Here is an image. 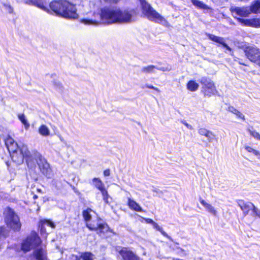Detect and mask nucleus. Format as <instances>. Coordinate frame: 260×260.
<instances>
[{
    "instance_id": "2",
    "label": "nucleus",
    "mask_w": 260,
    "mask_h": 260,
    "mask_svg": "<svg viewBox=\"0 0 260 260\" xmlns=\"http://www.w3.org/2000/svg\"><path fill=\"white\" fill-rule=\"evenodd\" d=\"M92 213H94L91 209L88 208L83 211V216L87 222L86 226L91 231H97L98 234L105 233L107 232L109 228L106 223L102 222L101 219L96 218L91 222H88L91 220Z\"/></svg>"
},
{
    "instance_id": "1",
    "label": "nucleus",
    "mask_w": 260,
    "mask_h": 260,
    "mask_svg": "<svg viewBox=\"0 0 260 260\" xmlns=\"http://www.w3.org/2000/svg\"><path fill=\"white\" fill-rule=\"evenodd\" d=\"M137 12L134 9L121 10L105 7L98 13H93L91 18L82 19L80 22L85 25H97L101 23H127L134 21Z\"/></svg>"
},
{
    "instance_id": "13",
    "label": "nucleus",
    "mask_w": 260,
    "mask_h": 260,
    "mask_svg": "<svg viewBox=\"0 0 260 260\" xmlns=\"http://www.w3.org/2000/svg\"><path fill=\"white\" fill-rule=\"evenodd\" d=\"M238 21L247 26L260 27V19L258 18L243 19L238 18Z\"/></svg>"
},
{
    "instance_id": "47",
    "label": "nucleus",
    "mask_w": 260,
    "mask_h": 260,
    "mask_svg": "<svg viewBox=\"0 0 260 260\" xmlns=\"http://www.w3.org/2000/svg\"><path fill=\"white\" fill-rule=\"evenodd\" d=\"M183 123L188 128H190V129H191L192 128V126L189 124L188 123H187L186 121H184L183 122Z\"/></svg>"
},
{
    "instance_id": "42",
    "label": "nucleus",
    "mask_w": 260,
    "mask_h": 260,
    "mask_svg": "<svg viewBox=\"0 0 260 260\" xmlns=\"http://www.w3.org/2000/svg\"><path fill=\"white\" fill-rule=\"evenodd\" d=\"M54 86L56 87V88H58L59 89H62V85L61 84H60V83L59 82H55L54 83Z\"/></svg>"
},
{
    "instance_id": "27",
    "label": "nucleus",
    "mask_w": 260,
    "mask_h": 260,
    "mask_svg": "<svg viewBox=\"0 0 260 260\" xmlns=\"http://www.w3.org/2000/svg\"><path fill=\"white\" fill-rule=\"evenodd\" d=\"M79 258V259L81 258L83 260H94V256L90 252H85L82 253Z\"/></svg>"
},
{
    "instance_id": "38",
    "label": "nucleus",
    "mask_w": 260,
    "mask_h": 260,
    "mask_svg": "<svg viewBox=\"0 0 260 260\" xmlns=\"http://www.w3.org/2000/svg\"><path fill=\"white\" fill-rule=\"evenodd\" d=\"M245 149L248 152L252 153L254 155L256 153V152L257 151L256 150L254 149L252 147L248 146H244Z\"/></svg>"
},
{
    "instance_id": "29",
    "label": "nucleus",
    "mask_w": 260,
    "mask_h": 260,
    "mask_svg": "<svg viewBox=\"0 0 260 260\" xmlns=\"http://www.w3.org/2000/svg\"><path fill=\"white\" fill-rule=\"evenodd\" d=\"M249 214H250V216L254 218L257 217L260 218V210L254 205L253 206V208H251V209H250V211Z\"/></svg>"
},
{
    "instance_id": "5",
    "label": "nucleus",
    "mask_w": 260,
    "mask_h": 260,
    "mask_svg": "<svg viewBox=\"0 0 260 260\" xmlns=\"http://www.w3.org/2000/svg\"><path fill=\"white\" fill-rule=\"evenodd\" d=\"M5 214V222L7 226L14 231H19L21 224L18 215L15 214L12 209L9 208L6 209Z\"/></svg>"
},
{
    "instance_id": "19",
    "label": "nucleus",
    "mask_w": 260,
    "mask_h": 260,
    "mask_svg": "<svg viewBox=\"0 0 260 260\" xmlns=\"http://www.w3.org/2000/svg\"><path fill=\"white\" fill-rule=\"evenodd\" d=\"M36 260H45V251L42 247L37 248L34 251Z\"/></svg>"
},
{
    "instance_id": "37",
    "label": "nucleus",
    "mask_w": 260,
    "mask_h": 260,
    "mask_svg": "<svg viewBox=\"0 0 260 260\" xmlns=\"http://www.w3.org/2000/svg\"><path fill=\"white\" fill-rule=\"evenodd\" d=\"M209 131V130H208L205 128L201 127L198 129V133L200 135L204 136L205 135L207 134V133H208Z\"/></svg>"
},
{
    "instance_id": "23",
    "label": "nucleus",
    "mask_w": 260,
    "mask_h": 260,
    "mask_svg": "<svg viewBox=\"0 0 260 260\" xmlns=\"http://www.w3.org/2000/svg\"><path fill=\"white\" fill-rule=\"evenodd\" d=\"M38 131L39 133L44 137H48L50 134V129L46 125L44 124H42L39 127Z\"/></svg>"
},
{
    "instance_id": "33",
    "label": "nucleus",
    "mask_w": 260,
    "mask_h": 260,
    "mask_svg": "<svg viewBox=\"0 0 260 260\" xmlns=\"http://www.w3.org/2000/svg\"><path fill=\"white\" fill-rule=\"evenodd\" d=\"M204 136L207 138L208 142L209 143H212L213 142V140H217L215 134L210 131H209L207 134H206Z\"/></svg>"
},
{
    "instance_id": "43",
    "label": "nucleus",
    "mask_w": 260,
    "mask_h": 260,
    "mask_svg": "<svg viewBox=\"0 0 260 260\" xmlns=\"http://www.w3.org/2000/svg\"><path fill=\"white\" fill-rule=\"evenodd\" d=\"M145 86L148 88L153 89L158 92H159V90L158 89V88L155 87L152 85H146Z\"/></svg>"
},
{
    "instance_id": "49",
    "label": "nucleus",
    "mask_w": 260,
    "mask_h": 260,
    "mask_svg": "<svg viewBox=\"0 0 260 260\" xmlns=\"http://www.w3.org/2000/svg\"><path fill=\"white\" fill-rule=\"evenodd\" d=\"M255 156H256L257 157V158L260 159V152L258 151V150H257V151L256 152V153L255 154Z\"/></svg>"
},
{
    "instance_id": "25",
    "label": "nucleus",
    "mask_w": 260,
    "mask_h": 260,
    "mask_svg": "<svg viewBox=\"0 0 260 260\" xmlns=\"http://www.w3.org/2000/svg\"><path fill=\"white\" fill-rule=\"evenodd\" d=\"M156 69H157V67L153 65H149L142 67L141 71L145 74H150L154 73Z\"/></svg>"
},
{
    "instance_id": "51",
    "label": "nucleus",
    "mask_w": 260,
    "mask_h": 260,
    "mask_svg": "<svg viewBox=\"0 0 260 260\" xmlns=\"http://www.w3.org/2000/svg\"><path fill=\"white\" fill-rule=\"evenodd\" d=\"M4 232V228L3 227H0V235H2Z\"/></svg>"
},
{
    "instance_id": "45",
    "label": "nucleus",
    "mask_w": 260,
    "mask_h": 260,
    "mask_svg": "<svg viewBox=\"0 0 260 260\" xmlns=\"http://www.w3.org/2000/svg\"><path fill=\"white\" fill-rule=\"evenodd\" d=\"M146 221L147 223H150V224H152V225L154 223V221L151 219H150V218H147L146 219Z\"/></svg>"
},
{
    "instance_id": "9",
    "label": "nucleus",
    "mask_w": 260,
    "mask_h": 260,
    "mask_svg": "<svg viewBox=\"0 0 260 260\" xmlns=\"http://www.w3.org/2000/svg\"><path fill=\"white\" fill-rule=\"evenodd\" d=\"M246 57L251 62L260 67V49L254 46H246L244 48Z\"/></svg>"
},
{
    "instance_id": "3",
    "label": "nucleus",
    "mask_w": 260,
    "mask_h": 260,
    "mask_svg": "<svg viewBox=\"0 0 260 260\" xmlns=\"http://www.w3.org/2000/svg\"><path fill=\"white\" fill-rule=\"evenodd\" d=\"M37 152L34 151L30 152L27 148L26 145L24 144H20L19 146L17 152L14 153L12 156V158L13 161L18 164H21L23 162V159L25 158L28 167L32 168L35 165L34 159V157L33 153Z\"/></svg>"
},
{
    "instance_id": "32",
    "label": "nucleus",
    "mask_w": 260,
    "mask_h": 260,
    "mask_svg": "<svg viewBox=\"0 0 260 260\" xmlns=\"http://www.w3.org/2000/svg\"><path fill=\"white\" fill-rule=\"evenodd\" d=\"M18 118L21 121V122L24 125L25 128L26 129L28 128L29 127V124L27 122V120L25 118V116L23 114H18Z\"/></svg>"
},
{
    "instance_id": "26",
    "label": "nucleus",
    "mask_w": 260,
    "mask_h": 260,
    "mask_svg": "<svg viewBox=\"0 0 260 260\" xmlns=\"http://www.w3.org/2000/svg\"><path fill=\"white\" fill-rule=\"evenodd\" d=\"M199 87V84L193 80L189 81L187 84V88L191 91H196Z\"/></svg>"
},
{
    "instance_id": "53",
    "label": "nucleus",
    "mask_w": 260,
    "mask_h": 260,
    "mask_svg": "<svg viewBox=\"0 0 260 260\" xmlns=\"http://www.w3.org/2000/svg\"><path fill=\"white\" fill-rule=\"evenodd\" d=\"M153 191H156V189H153Z\"/></svg>"
},
{
    "instance_id": "12",
    "label": "nucleus",
    "mask_w": 260,
    "mask_h": 260,
    "mask_svg": "<svg viewBox=\"0 0 260 260\" xmlns=\"http://www.w3.org/2000/svg\"><path fill=\"white\" fill-rule=\"evenodd\" d=\"M116 250L123 260H141L139 257L127 248L118 247Z\"/></svg>"
},
{
    "instance_id": "17",
    "label": "nucleus",
    "mask_w": 260,
    "mask_h": 260,
    "mask_svg": "<svg viewBox=\"0 0 260 260\" xmlns=\"http://www.w3.org/2000/svg\"><path fill=\"white\" fill-rule=\"evenodd\" d=\"M208 36L211 40L220 43L223 46L225 47L228 50L230 51L231 50V48L225 43V40L223 38L217 37L212 34H208Z\"/></svg>"
},
{
    "instance_id": "15",
    "label": "nucleus",
    "mask_w": 260,
    "mask_h": 260,
    "mask_svg": "<svg viewBox=\"0 0 260 260\" xmlns=\"http://www.w3.org/2000/svg\"><path fill=\"white\" fill-rule=\"evenodd\" d=\"M238 204L243 211L244 216H246L249 214L250 209H251V208H253L254 205L251 202H245L243 200L238 201Z\"/></svg>"
},
{
    "instance_id": "20",
    "label": "nucleus",
    "mask_w": 260,
    "mask_h": 260,
    "mask_svg": "<svg viewBox=\"0 0 260 260\" xmlns=\"http://www.w3.org/2000/svg\"><path fill=\"white\" fill-rule=\"evenodd\" d=\"M127 204L129 208L137 212H142L143 209L141 206L134 200L131 199H128Z\"/></svg>"
},
{
    "instance_id": "36",
    "label": "nucleus",
    "mask_w": 260,
    "mask_h": 260,
    "mask_svg": "<svg viewBox=\"0 0 260 260\" xmlns=\"http://www.w3.org/2000/svg\"><path fill=\"white\" fill-rule=\"evenodd\" d=\"M5 142L7 148L15 142L14 140L9 136L5 140Z\"/></svg>"
},
{
    "instance_id": "46",
    "label": "nucleus",
    "mask_w": 260,
    "mask_h": 260,
    "mask_svg": "<svg viewBox=\"0 0 260 260\" xmlns=\"http://www.w3.org/2000/svg\"><path fill=\"white\" fill-rule=\"evenodd\" d=\"M157 69L159 70H160V71H170V69H169L168 68H165L164 67H161V68H157Z\"/></svg>"
},
{
    "instance_id": "16",
    "label": "nucleus",
    "mask_w": 260,
    "mask_h": 260,
    "mask_svg": "<svg viewBox=\"0 0 260 260\" xmlns=\"http://www.w3.org/2000/svg\"><path fill=\"white\" fill-rule=\"evenodd\" d=\"M69 4L72 7L70 8H67V9H63V11L64 13H67L69 15V16H62L64 18L67 19H76L78 17V15L77 13V9L76 8L75 5L70 3L69 2Z\"/></svg>"
},
{
    "instance_id": "44",
    "label": "nucleus",
    "mask_w": 260,
    "mask_h": 260,
    "mask_svg": "<svg viewBox=\"0 0 260 260\" xmlns=\"http://www.w3.org/2000/svg\"><path fill=\"white\" fill-rule=\"evenodd\" d=\"M104 175L105 176H109L110 175V171L109 169H107L104 171Z\"/></svg>"
},
{
    "instance_id": "35",
    "label": "nucleus",
    "mask_w": 260,
    "mask_h": 260,
    "mask_svg": "<svg viewBox=\"0 0 260 260\" xmlns=\"http://www.w3.org/2000/svg\"><path fill=\"white\" fill-rule=\"evenodd\" d=\"M101 193L102 194L104 201H105V203L108 204V198L109 196L108 191L106 189H104V190L101 191Z\"/></svg>"
},
{
    "instance_id": "4",
    "label": "nucleus",
    "mask_w": 260,
    "mask_h": 260,
    "mask_svg": "<svg viewBox=\"0 0 260 260\" xmlns=\"http://www.w3.org/2000/svg\"><path fill=\"white\" fill-rule=\"evenodd\" d=\"M139 1L142 7L143 13L149 20L160 23L164 26L169 25V23L166 19L154 10L145 0Z\"/></svg>"
},
{
    "instance_id": "11",
    "label": "nucleus",
    "mask_w": 260,
    "mask_h": 260,
    "mask_svg": "<svg viewBox=\"0 0 260 260\" xmlns=\"http://www.w3.org/2000/svg\"><path fill=\"white\" fill-rule=\"evenodd\" d=\"M230 11L232 15L238 19V18L247 17L251 14L249 7H236L232 6L230 8Z\"/></svg>"
},
{
    "instance_id": "7",
    "label": "nucleus",
    "mask_w": 260,
    "mask_h": 260,
    "mask_svg": "<svg viewBox=\"0 0 260 260\" xmlns=\"http://www.w3.org/2000/svg\"><path fill=\"white\" fill-rule=\"evenodd\" d=\"M50 8L56 15L61 16H69L67 13H64L63 9H67L72 6L69 4V2L67 1H54L52 2L49 5Z\"/></svg>"
},
{
    "instance_id": "30",
    "label": "nucleus",
    "mask_w": 260,
    "mask_h": 260,
    "mask_svg": "<svg viewBox=\"0 0 260 260\" xmlns=\"http://www.w3.org/2000/svg\"><path fill=\"white\" fill-rule=\"evenodd\" d=\"M153 225V228L155 229L156 230L159 231L164 236L167 237L170 240L173 241L172 238L170 236H169L167 233L163 231L162 228L160 227L159 225H158V224L157 223L154 222Z\"/></svg>"
},
{
    "instance_id": "52",
    "label": "nucleus",
    "mask_w": 260,
    "mask_h": 260,
    "mask_svg": "<svg viewBox=\"0 0 260 260\" xmlns=\"http://www.w3.org/2000/svg\"><path fill=\"white\" fill-rule=\"evenodd\" d=\"M239 63L240 64L246 66V64L245 63H244L243 62H242V61H239Z\"/></svg>"
},
{
    "instance_id": "24",
    "label": "nucleus",
    "mask_w": 260,
    "mask_h": 260,
    "mask_svg": "<svg viewBox=\"0 0 260 260\" xmlns=\"http://www.w3.org/2000/svg\"><path fill=\"white\" fill-rule=\"evenodd\" d=\"M94 185L101 192L105 189V185L101 179L98 178H94L92 180Z\"/></svg>"
},
{
    "instance_id": "40",
    "label": "nucleus",
    "mask_w": 260,
    "mask_h": 260,
    "mask_svg": "<svg viewBox=\"0 0 260 260\" xmlns=\"http://www.w3.org/2000/svg\"><path fill=\"white\" fill-rule=\"evenodd\" d=\"M234 114L236 115L237 118H239L242 119L243 120H245V118L244 115L239 110H238L236 112V113Z\"/></svg>"
},
{
    "instance_id": "28",
    "label": "nucleus",
    "mask_w": 260,
    "mask_h": 260,
    "mask_svg": "<svg viewBox=\"0 0 260 260\" xmlns=\"http://www.w3.org/2000/svg\"><path fill=\"white\" fill-rule=\"evenodd\" d=\"M191 1L193 5L198 8L204 10L208 9L209 8L206 5L204 4L201 1H200L199 0H191Z\"/></svg>"
},
{
    "instance_id": "18",
    "label": "nucleus",
    "mask_w": 260,
    "mask_h": 260,
    "mask_svg": "<svg viewBox=\"0 0 260 260\" xmlns=\"http://www.w3.org/2000/svg\"><path fill=\"white\" fill-rule=\"evenodd\" d=\"M34 5L37 6L42 10L50 13V10L47 8L46 3L42 0H31Z\"/></svg>"
},
{
    "instance_id": "10",
    "label": "nucleus",
    "mask_w": 260,
    "mask_h": 260,
    "mask_svg": "<svg viewBox=\"0 0 260 260\" xmlns=\"http://www.w3.org/2000/svg\"><path fill=\"white\" fill-rule=\"evenodd\" d=\"M200 82L202 85V91L205 95L211 96L215 95L217 93L214 83L206 77H202L200 79Z\"/></svg>"
},
{
    "instance_id": "50",
    "label": "nucleus",
    "mask_w": 260,
    "mask_h": 260,
    "mask_svg": "<svg viewBox=\"0 0 260 260\" xmlns=\"http://www.w3.org/2000/svg\"><path fill=\"white\" fill-rule=\"evenodd\" d=\"M72 260H79V258L77 256L73 255Z\"/></svg>"
},
{
    "instance_id": "34",
    "label": "nucleus",
    "mask_w": 260,
    "mask_h": 260,
    "mask_svg": "<svg viewBox=\"0 0 260 260\" xmlns=\"http://www.w3.org/2000/svg\"><path fill=\"white\" fill-rule=\"evenodd\" d=\"M249 133L250 135L252 136L253 138L257 140H259L260 139V134L254 130H250L249 129Z\"/></svg>"
},
{
    "instance_id": "14",
    "label": "nucleus",
    "mask_w": 260,
    "mask_h": 260,
    "mask_svg": "<svg viewBox=\"0 0 260 260\" xmlns=\"http://www.w3.org/2000/svg\"><path fill=\"white\" fill-rule=\"evenodd\" d=\"M200 203L204 207L205 210L212 215L216 217L218 215V211L211 204L207 203L202 198L199 199Z\"/></svg>"
},
{
    "instance_id": "22",
    "label": "nucleus",
    "mask_w": 260,
    "mask_h": 260,
    "mask_svg": "<svg viewBox=\"0 0 260 260\" xmlns=\"http://www.w3.org/2000/svg\"><path fill=\"white\" fill-rule=\"evenodd\" d=\"M249 8L251 13H260V1H257L253 2L249 7Z\"/></svg>"
},
{
    "instance_id": "21",
    "label": "nucleus",
    "mask_w": 260,
    "mask_h": 260,
    "mask_svg": "<svg viewBox=\"0 0 260 260\" xmlns=\"http://www.w3.org/2000/svg\"><path fill=\"white\" fill-rule=\"evenodd\" d=\"M55 224L51 221L44 219L41 221V225H40L41 232H45L46 227H50L51 229L55 228Z\"/></svg>"
},
{
    "instance_id": "6",
    "label": "nucleus",
    "mask_w": 260,
    "mask_h": 260,
    "mask_svg": "<svg viewBox=\"0 0 260 260\" xmlns=\"http://www.w3.org/2000/svg\"><path fill=\"white\" fill-rule=\"evenodd\" d=\"M33 155L41 173L46 177L51 178V170L46 159L38 152H34Z\"/></svg>"
},
{
    "instance_id": "41",
    "label": "nucleus",
    "mask_w": 260,
    "mask_h": 260,
    "mask_svg": "<svg viewBox=\"0 0 260 260\" xmlns=\"http://www.w3.org/2000/svg\"><path fill=\"white\" fill-rule=\"evenodd\" d=\"M228 110H229V111L232 112L233 114H235L236 113V112L238 111V110L237 109H236L235 107H234L233 106L229 107Z\"/></svg>"
},
{
    "instance_id": "48",
    "label": "nucleus",
    "mask_w": 260,
    "mask_h": 260,
    "mask_svg": "<svg viewBox=\"0 0 260 260\" xmlns=\"http://www.w3.org/2000/svg\"><path fill=\"white\" fill-rule=\"evenodd\" d=\"M255 156H256L257 157V158L260 159V152L258 151V150H257V151L256 152V153L255 154Z\"/></svg>"
},
{
    "instance_id": "31",
    "label": "nucleus",
    "mask_w": 260,
    "mask_h": 260,
    "mask_svg": "<svg viewBox=\"0 0 260 260\" xmlns=\"http://www.w3.org/2000/svg\"><path fill=\"white\" fill-rule=\"evenodd\" d=\"M19 146V145H18L16 142H15L14 143H13L11 146H9V147H7V149L10 153L11 154V156L13 154L17 152Z\"/></svg>"
},
{
    "instance_id": "8",
    "label": "nucleus",
    "mask_w": 260,
    "mask_h": 260,
    "mask_svg": "<svg viewBox=\"0 0 260 260\" xmlns=\"http://www.w3.org/2000/svg\"><path fill=\"white\" fill-rule=\"evenodd\" d=\"M41 239L36 233H32L22 243L21 248L24 251H28L37 247L41 243Z\"/></svg>"
},
{
    "instance_id": "39",
    "label": "nucleus",
    "mask_w": 260,
    "mask_h": 260,
    "mask_svg": "<svg viewBox=\"0 0 260 260\" xmlns=\"http://www.w3.org/2000/svg\"><path fill=\"white\" fill-rule=\"evenodd\" d=\"M4 7L5 10L9 13H12L13 11V8L10 5L8 4H4Z\"/></svg>"
}]
</instances>
